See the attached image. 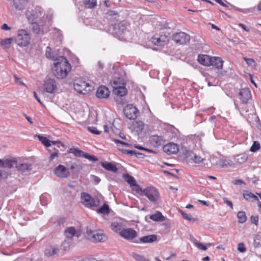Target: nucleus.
Here are the masks:
<instances>
[{
  "mask_svg": "<svg viewBox=\"0 0 261 261\" xmlns=\"http://www.w3.org/2000/svg\"><path fill=\"white\" fill-rule=\"evenodd\" d=\"M243 59L248 65H251L253 63H255L254 60L252 58H248L246 57H244Z\"/></svg>",
  "mask_w": 261,
  "mask_h": 261,
  "instance_id": "obj_56",
  "label": "nucleus"
},
{
  "mask_svg": "<svg viewBox=\"0 0 261 261\" xmlns=\"http://www.w3.org/2000/svg\"><path fill=\"white\" fill-rule=\"evenodd\" d=\"M260 148V143L257 141H254L252 145L250 147V150L251 152H255Z\"/></svg>",
  "mask_w": 261,
  "mask_h": 261,
  "instance_id": "obj_46",
  "label": "nucleus"
},
{
  "mask_svg": "<svg viewBox=\"0 0 261 261\" xmlns=\"http://www.w3.org/2000/svg\"><path fill=\"white\" fill-rule=\"evenodd\" d=\"M237 217L240 223H244L247 220L246 213L243 211H240L237 214Z\"/></svg>",
  "mask_w": 261,
  "mask_h": 261,
  "instance_id": "obj_41",
  "label": "nucleus"
},
{
  "mask_svg": "<svg viewBox=\"0 0 261 261\" xmlns=\"http://www.w3.org/2000/svg\"><path fill=\"white\" fill-rule=\"evenodd\" d=\"M185 155L187 157H191V160L196 164H200L204 161V159L199 155L194 154L190 150H186Z\"/></svg>",
  "mask_w": 261,
  "mask_h": 261,
  "instance_id": "obj_21",
  "label": "nucleus"
},
{
  "mask_svg": "<svg viewBox=\"0 0 261 261\" xmlns=\"http://www.w3.org/2000/svg\"><path fill=\"white\" fill-rule=\"evenodd\" d=\"M84 158L88 159L90 161L96 162L98 161V159L96 156L93 155H90L87 153H85Z\"/></svg>",
  "mask_w": 261,
  "mask_h": 261,
  "instance_id": "obj_51",
  "label": "nucleus"
},
{
  "mask_svg": "<svg viewBox=\"0 0 261 261\" xmlns=\"http://www.w3.org/2000/svg\"><path fill=\"white\" fill-rule=\"evenodd\" d=\"M132 257L136 261H150L148 258L135 252L133 253Z\"/></svg>",
  "mask_w": 261,
  "mask_h": 261,
  "instance_id": "obj_40",
  "label": "nucleus"
},
{
  "mask_svg": "<svg viewBox=\"0 0 261 261\" xmlns=\"http://www.w3.org/2000/svg\"><path fill=\"white\" fill-rule=\"evenodd\" d=\"M182 217L185 219L189 221H191L192 220L193 218L191 215L181 212V213Z\"/></svg>",
  "mask_w": 261,
  "mask_h": 261,
  "instance_id": "obj_53",
  "label": "nucleus"
},
{
  "mask_svg": "<svg viewBox=\"0 0 261 261\" xmlns=\"http://www.w3.org/2000/svg\"><path fill=\"white\" fill-rule=\"evenodd\" d=\"M108 17H112L114 19H116L119 17V14L115 10H110L107 13Z\"/></svg>",
  "mask_w": 261,
  "mask_h": 261,
  "instance_id": "obj_50",
  "label": "nucleus"
},
{
  "mask_svg": "<svg viewBox=\"0 0 261 261\" xmlns=\"http://www.w3.org/2000/svg\"><path fill=\"white\" fill-rule=\"evenodd\" d=\"M149 141L154 147L161 146L165 141V139L162 136L152 135L150 137Z\"/></svg>",
  "mask_w": 261,
  "mask_h": 261,
  "instance_id": "obj_18",
  "label": "nucleus"
},
{
  "mask_svg": "<svg viewBox=\"0 0 261 261\" xmlns=\"http://www.w3.org/2000/svg\"><path fill=\"white\" fill-rule=\"evenodd\" d=\"M143 194L152 202L157 201L160 197L158 190L153 187H149L143 189Z\"/></svg>",
  "mask_w": 261,
  "mask_h": 261,
  "instance_id": "obj_5",
  "label": "nucleus"
},
{
  "mask_svg": "<svg viewBox=\"0 0 261 261\" xmlns=\"http://www.w3.org/2000/svg\"><path fill=\"white\" fill-rule=\"evenodd\" d=\"M112 86L113 87V89H115L116 88H118L119 87H122V85H121L120 84L118 83L117 81L114 80L113 82L112 83Z\"/></svg>",
  "mask_w": 261,
  "mask_h": 261,
  "instance_id": "obj_59",
  "label": "nucleus"
},
{
  "mask_svg": "<svg viewBox=\"0 0 261 261\" xmlns=\"http://www.w3.org/2000/svg\"><path fill=\"white\" fill-rule=\"evenodd\" d=\"M126 22L121 21L115 23L110 29L111 33L121 40H127L131 38L132 34L127 30Z\"/></svg>",
  "mask_w": 261,
  "mask_h": 261,
  "instance_id": "obj_2",
  "label": "nucleus"
},
{
  "mask_svg": "<svg viewBox=\"0 0 261 261\" xmlns=\"http://www.w3.org/2000/svg\"><path fill=\"white\" fill-rule=\"evenodd\" d=\"M54 173L61 178H66L70 175L69 169L62 165H59L54 169Z\"/></svg>",
  "mask_w": 261,
  "mask_h": 261,
  "instance_id": "obj_10",
  "label": "nucleus"
},
{
  "mask_svg": "<svg viewBox=\"0 0 261 261\" xmlns=\"http://www.w3.org/2000/svg\"><path fill=\"white\" fill-rule=\"evenodd\" d=\"M109 89L105 86H101L97 89L96 95L99 98H107L110 95Z\"/></svg>",
  "mask_w": 261,
  "mask_h": 261,
  "instance_id": "obj_19",
  "label": "nucleus"
},
{
  "mask_svg": "<svg viewBox=\"0 0 261 261\" xmlns=\"http://www.w3.org/2000/svg\"><path fill=\"white\" fill-rule=\"evenodd\" d=\"M251 222L257 225L258 222V217L257 216H252L250 218Z\"/></svg>",
  "mask_w": 261,
  "mask_h": 261,
  "instance_id": "obj_55",
  "label": "nucleus"
},
{
  "mask_svg": "<svg viewBox=\"0 0 261 261\" xmlns=\"http://www.w3.org/2000/svg\"><path fill=\"white\" fill-rule=\"evenodd\" d=\"M223 200L224 203L226 204L227 205L229 206L231 209L233 208V204L231 201L229 200L227 198L224 197L223 198Z\"/></svg>",
  "mask_w": 261,
  "mask_h": 261,
  "instance_id": "obj_58",
  "label": "nucleus"
},
{
  "mask_svg": "<svg viewBox=\"0 0 261 261\" xmlns=\"http://www.w3.org/2000/svg\"><path fill=\"white\" fill-rule=\"evenodd\" d=\"M59 249L56 246H50L44 250V254L47 257L51 256L59 253Z\"/></svg>",
  "mask_w": 261,
  "mask_h": 261,
  "instance_id": "obj_26",
  "label": "nucleus"
},
{
  "mask_svg": "<svg viewBox=\"0 0 261 261\" xmlns=\"http://www.w3.org/2000/svg\"><path fill=\"white\" fill-rule=\"evenodd\" d=\"M157 240V236L155 234H150L143 236L139 239V241L144 244L151 243Z\"/></svg>",
  "mask_w": 261,
  "mask_h": 261,
  "instance_id": "obj_25",
  "label": "nucleus"
},
{
  "mask_svg": "<svg viewBox=\"0 0 261 261\" xmlns=\"http://www.w3.org/2000/svg\"><path fill=\"white\" fill-rule=\"evenodd\" d=\"M149 218L151 220L155 222H162L165 220V217L159 211H157L155 213L151 215Z\"/></svg>",
  "mask_w": 261,
  "mask_h": 261,
  "instance_id": "obj_29",
  "label": "nucleus"
},
{
  "mask_svg": "<svg viewBox=\"0 0 261 261\" xmlns=\"http://www.w3.org/2000/svg\"><path fill=\"white\" fill-rule=\"evenodd\" d=\"M234 159L237 163L242 164L247 160L248 155L245 153L237 154L234 156Z\"/></svg>",
  "mask_w": 261,
  "mask_h": 261,
  "instance_id": "obj_31",
  "label": "nucleus"
},
{
  "mask_svg": "<svg viewBox=\"0 0 261 261\" xmlns=\"http://www.w3.org/2000/svg\"><path fill=\"white\" fill-rule=\"evenodd\" d=\"M114 141L118 145L119 144H120V145H124L127 147H129L130 145L128 143L123 142V141L118 140V139H115V140H114Z\"/></svg>",
  "mask_w": 261,
  "mask_h": 261,
  "instance_id": "obj_54",
  "label": "nucleus"
},
{
  "mask_svg": "<svg viewBox=\"0 0 261 261\" xmlns=\"http://www.w3.org/2000/svg\"><path fill=\"white\" fill-rule=\"evenodd\" d=\"M239 98L243 103H248L249 100L251 98V92L249 88H243L240 90L239 93Z\"/></svg>",
  "mask_w": 261,
  "mask_h": 261,
  "instance_id": "obj_16",
  "label": "nucleus"
},
{
  "mask_svg": "<svg viewBox=\"0 0 261 261\" xmlns=\"http://www.w3.org/2000/svg\"><path fill=\"white\" fill-rule=\"evenodd\" d=\"M13 6L16 10L21 11L25 9L28 3V0H13Z\"/></svg>",
  "mask_w": 261,
  "mask_h": 261,
  "instance_id": "obj_23",
  "label": "nucleus"
},
{
  "mask_svg": "<svg viewBox=\"0 0 261 261\" xmlns=\"http://www.w3.org/2000/svg\"><path fill=\"white\" fill-rule=\"evenodd\" d=\"M1 29L5 31H9L11 30V28L9 27L6 23H4L1 27Z\"/></svg>",
  "mask_w": 261,
  "mask_h": 261,
  "instance_id": "obj_64",
  "label": "nucleus"
},
{
  "mask_svg": "<svg viewBox=\"0 0 261 261\" xmlns=\"http://www.w3.org/2000/svg\"><path fill=\"white\" fill-rule=\"evenodd\" d=\"M211 66H214L217 69H222L223 67V61L221 58L217 57H212Z\"/></svg>",
  "mask_w": 261,
  "mask_h": 261,
  "instance_id": "obj_27",
  "label": "nucleus"
},
{
  "mask_svg": "<svg viewBox=\"0 0 261 261\" xmlns=\"http://www.w3.org/2000/svg\"><path fill=\"white\" fill-rule=\"evenodd\" d=\"M217 164L221 168H227L231 166V162L226 159H221L218 161Z\"/></svg>",
  "mask_w": 261,
  "mask_h": 261,
  "instance_id": "obj_39",
  "label": "nucleus"
},
{
  "mask_svg": "<svg viewBox=\"0 0 261 261\" xmlns=\"http://www.w3.org/2000/svg\"><path fill=\"white\" fill-rule=\"evenodd\" d=\"M120 236L127 241H132L137 237L138 232L132 228H124L121 231Z\"/></svg>",
  "mask_w": 261,
  "mask_h": 261,
  "instance_id": "obj_11",
  "label": "nucleus"
},
{
  "mask_svg": "<svg viewBox=\"0 0 261 261\" xmlns=\"http://www.w3.org/2000/svg\"><path fill=\"white\" fill-rule=\"evenodd\" d=\"M123 113L125 117L130 120H134L137 118L139 111L133 105H127L123 109Z\"/></svg>",
  "mask_w": 261,
  "mask_h": 261,
  "instance_id": "obj_9",
  "label": "nucleus"
},
{
  "mask_svg": "<svg viewBox=\"0 0 261 261\" xmlns=\"http://www.w3.org/2000/svg\"><path fill=\"white\" fill-rule=\"evenodd\" d=\"M73 86L76 91L83 94H88L93 90V86L91 84L83 80H77Z\"/></svg>",
  "mask_w": 261,
  "mask_h": 261,
  "instance_id": "obj_3",
  "label": "nucleus"
},
{
  "mask_svg": "<svg viewBox=\"0 0 261 261\" xmlns=\"http://www.w3.org/2000/svg\"><path fill=\"white\" fill-rule=\"evenodd\" d=\"M238 250L240 252H244L246 251V248L244 247V245L243 243H240L238 245Z\"/></svg>",
  "mask_w": 261,
  "mask_h": 261,
  "instance_id": "obj_60",
  "label": "nucleus"
},
{
  "mask_svg": "<svg viewBox=\"0 0 261 261\" xmlns=\"http://www.w3.org/2000/svg\"><path fill=\"white\" fill-rule=\"evenodd\" d=\"M13 41V38H8L3 40L0 37V46L5 49L9 48L10 44Z\"/></svg>",
  "mask_w": 261,
  "mask_h": 261,
  "instance_id": "obj_30",
  "label": "nucleus"
},
{
  "mask_svg": "<svg viewBox=\"0 0 261 261\" xmlns=\"http://www.w3.org/2000/svg\"><path fill=\"white\" fill-rule=\"evenodd\" d=\"M16 168L19 171L24 173L30 171L32 169V165L28 163H18L17 162Z\"/></svg>",
  "mask_w": 261,
  "mask_h": 261,
  "instance_id": "obj_22",
  "label": "nucleus"
},
{
  "mask_svg": "<svg viewBox=\"0 0 261 261\" xmlns=\"http://www.w3.org/2000/svg\"><path fill=\"white\" fill-rule=\"evenodd\" d=\"M123 177L125 180L130 185V187H133L136 184L134 177L128 174H124Z\"/></svg>",
  "mask_w": 261,
  "mask_h": 261,
  "instance_id": "obj_36",
  "label": "nucleus"
},
{
  "mask_svg": "<svg viewBox=\"0 0 261 261\" xmlns=\"http://www.w3.org/2000/svg\"><path fill=\"white\" fill-rule=\"evenodd\" d=\"M32 23V30L35 34H39L41 32V29L38 24L36 23V21L34 22H31Z\"/></svg>",
  "mask_w": 261,
  "mask_h": 261,
  "instance_id": "obj_49",
  "label": "nucleus"
},
{
  "mask_svg": "<svg viewBox=\"0 0 261 261\" xmlns=\"http://www.w3.org/2000/svg\"><path fill=\"white\" fill-rule=\"evenodd\" d=\"M81 202L87 207H91L97 206L98 205V201L90 195L85 192H82L81 196Z\"/></svg>",
  "mask_w": 261,
  "mask_h": 261,
  "instance_id": "obj_6",
  "label": "nucleus"
},
{
  "mask_svg": "<svg viewBox=\"0 0 261 261\" xmlns=\"http://www.w3.org/2000/svg\"><path fill=\"white\" fill-rule=\"evenodd\" d=\"M17 161L15 159H3L0 160V168L11 169L16 167Z\"/></svg>",
  "mask_w": 261,
  "mask_h": 261,
  "instance_id": "obj_17",
  "label": "nucleus"
},
{
  "mask_svg": "<svg viewBox=\"0 0 261 261\" xmlns=\"http://www.w3.org/2000/svg\"><path fill=\"white\" fill-rule=\"evenodd\" d=\"M88 239L93 242H103L105 236L101 232L95 230L87 231Z\"/></svg>",
  "mask_w": 261,
  "mask_h": 261,
  "instance_id": "obj_12",
  "label": "nucleus"
},
{
  "mask_svg": "<svg viewBox=\"0 0 261 261\" xmlns=\"http://www.w3.org/2000/svg\"><path fill=\"white\" fill-rule=\"evenodd\" d=\"M72 244V240L69 239H66L64 240V242L62 243V247H63V249L65 250H68L71 246V245Z\"/></svg>",
  "mask_w": 261,
  "mask_h": 261,
  "instance_id": "obj_44",
  "label": "nucleus"
},
{
  "mask_svg": "<svg viewBox=\"0 0 261 261\" xmlns=\"http://www.w3.org/2000/svg\"><path fill=\"white\" fill-rule=\"evenodd\" d=\"M69 152L73 154L76 157H84V153L82 150L77 148H71L69 149Z\"/></svg>",
  "mask_w": 261,
  "mask_h": 261,
  "instance_id": "obj_37",
  "label": "nucleus"
},
{
  "mask_svg": "<svg viewBox=\"0 0 261 261\" xmlns=\"http://www.w3.org/2000/svg\"><path fill=\"white\" fill-rule=\"evenodd\" d=\"M83 4L88 9H94L97 5V0H84Z\"/></svg>",
  "mask_w": 261,
  "mask_h": 261,
  "instance_id": "obj_33",
  "label": "nucleus"
},
{
  "mask_svg": "<svg viewBox=\"0 0 261 261\" xmlns=\"http://www.w3.org/2000/svg\"><path fill=\"white\" fill-rule=\"evenodd\" d=\"M243 197L247 200H249L251 198L253 199L254 200H258V198L256 195L248 191L243 194Z\"/></svg>",
  "mask_w": 261,
  "mask_h": 261,
  "instance_id": "obj_43",
  "label": "nucleus"
},
{
  "mask_svg": "<svg viewBox=\"0 0 261 261\" xmlns=\"http://www.w3.org/2000/svg\"><path fill=\"white\" fill-rule=\"evenodd\" d=\"M91 179L95 181L96 184H98L100 181V179L98 177L95 175H92L91 176Z\"/></svg>",
  "mask_w": 261,
  "mask_h": 261,
  "instance_id": "obj_63",
  "label": "nucleus"
},
{
  "mask_svg": "<svg viewBox=\"0 0 261 261\" xmlns=\"http://www.w3.org/2000/svg\"><path fill=\"white\" fill-rule=\"evenodd\" d=\"M46 56L47 58L54 61L56 58L51 52V48L49 47H47L46 49Z\"/></svg>",
  "mask_w": 261,
  "mask_h": 261,
  "instance_id": "obj_48",
  "label": "nucleus"
},
{
  "mask_svg": "<svg viewBox=\"0 0 261 261\" xmlns=\"http://www.w3.org/2000/svg\"><path fill=\"white\" fill-rule=\"evenodd\" d=\"M97 213L103 215H108L110 213L109 206L107 204H104L101 207L97 210Z\"/></svg>",
  "mask_w": 261,
  "mask_h": 261,
  "instance_id": "obj_38",
  "label": "nucleus"
},
{
  "mask_svg": "<svg viewBox=\"0 0 261 261\" xmlns=\"http://www.w3.org/2000/svg\"><path fill=\"white\" fill-rule=\"evenodd\" d=\"M198 62L205 66H210L212 65V57L206 55H201L198 57Z\"/></svg>",
  "mask_w": 261,
  "mask_h": 261,
  "instance_id": "obj_20",
  "label": "nucleus"
},
{
  "mask_svg": "<svg viewBox=\"0 0 261 261\" xmlns=\"http://www.w3.org/2000/svg\"><path fill=\"white\" fill-rule=\"evenodd\" d=\"M30 36L25 30H20L18 31L15 42L20 46H27L30 43Z\"/></svg>",
  "mask_w": 261,
  "mask_h": 261,
  "instance_id": "obj_4",
  "label": "nucleus"
},
{
  "mask_svg": "<svg viewBox=\"0 0 261 261\" xmlns=\"http://www.w3.org/2000/svg\"><path fill=\"white\" fill-rule=\"evenodd\" d=\"M134 187V188L133 189L135 191L137 192L138 193H141V194H143V190L142 188L137 184H135V185L133 186Z\"/></svg>",
  "mask_w": 261,
  "mask_h": 261,
  "instance_id": "obj_57",
  "label": "nucleus"
},
{
  "mask_svg": "<svg viewBox=\"0 0 261 261\" xmlns=\"http://www.w3.org/2000/svg\"><path fill=\"white\" fill-rule=\"evenodd\" d=\"M58 156V152H55L51 153L49 156V161H52L55 158Z\"/></svg>",
  "mask_w": 261,
  "mask_h": 261,
  "instance_id": "obj_62",
  "label": "nucleus"
},
{
  "mask_svg": "<svg viewBox=\"0 0 261 261\" xmlns=\"http://www.w3.org/2000/svg\"><path fill=\"white\" fill-rule=\"evenodd\" d=\"M113 92L118 96L122 97L127 94V91L123 84L122 87L113 89Z\"/></svg>",
  "mask_w": 261,
  "mask_h": 261,
  "instance_id": "obj_28",
  "label": "nucleus"
},
{
  "mask_svg": "<svg viewBox=\"0 0 261 261\" xmlns=\"http://www.w3.org/2000/svg\"><path fill=\"white\" fill-rule=\"evenodd\" d=\"M101 165L107 171H111L113 173H116L118 171V168L116 165L112 163L104 162L101 163Z\"/></svg>",
  "mask_w": 261,
  "mask_h": 261,
  "instance_id": "obj_24",
  "label": "nucleus"
},
{
  "mask_svg": "<svg viewBox=\"0 0 261 261\" xmlns=\"http://www.w3.org/2000/svg\"><path fill=\"white\" fill-rule=\"evenodd\" d=\"M87 129L89 132L93 134L99 135L100 134V132L98 130L97 128L95 127H88Z\"/></svg>",
  "mask_w": 261,
  "mask_h": 261,
  "instance_id": "obj_52",
  "label": "nucleus"
},
{
  "mask_svg": "<svg viewBox=\"0 0 261 261\" xmlns=\"http://www.w3.org/2000/svg\"><path fill=\"white\" fill-rule=\"evenodd\" d=\"M42 9L40 7H36L35 10H28L25 12V15L30 22H34L42 15Z\"/></svg>",
  "mask_w": 261,
  "mask_h": 261,
  "instance_id": "obj_7",
  "label": "nucleus"
},
{
  "mask_svg": "<svg viewBox=\"0 0 261 261\" xmlns=\"http://www.w3.org/2000/svg\"><path fill=\"white\" fill-rule=\"evenodd\" d=\"M144 127V124L141 121H137L134 124V129L138 134H141Z\"/></svg>",
  "mask_w": 261,
  "mask_h": 261,
  "instance_id": "obj_34",
  "label": "nucleus"
},
{
  "mask_svg": "<svg viewBox=\"0 0 261 261\" xmlns=\"http://www.w3.org/2000/svg\"><path fill=\"white\" fill-rule=\"evenodd\" d=\"M76 232L75 229L74 227H70L66 228L64 231L65 236L67 239L72 240V237L75 235Z\"/></svg>",
  "mask_w": 261,
  "mask_h": 261,
  "instance_id": "obj_32",
  "label": "nucleus"
},
{
  "mask_svg": "<svg viewBox=\"0 0 261 261\" xmlns=\"http://www.w3.org/2000/svg\"><path fill=\"white\" fill-rule=\"evenodd\" d=\"M51 145H57V147L59 148L60 147V146H64V144L61 142L60 141H51Z\"/></svg>",
  "mask_w": 261,
  "mask_h": 261,
  "instance_id": "obj_61",
  "label": "nucleus"
},
{
  "mask_svg": "<svg viewBox=\"0 0 261 261\" xmlns=\"http://www.w3.org/2000/svg\"><path fill=\"white\" fill-rule=\"evenodd\" d=\"M82 169L81 166L80 165L77 164L75 163H72L69 167L70 170L73 171V172H78Z\"/></svg>",
  "mask_w": 261,
  "mask_h": 261,
  "instance_id": "obj_47",
  "label": "nucleus"
},
{
  "mask_svg": "<svg viewBox=\"0 0 261 261\" xmlns=\"http://www.w3.org/2000/svg\"><path fill=\"white\" fill-rule=\"evenodd\" d=\"M167 41V36L163 33L156 34L151 38V42L155 45L163 46Z\"/></svg>",
  "mask_w": 261,
  "mask_h": 261,
  "instance_id": "obj_13",
  "label": "nucleus"
},
{
  "mask_svg": "<svg viewBox=\"0 0 261 261\" xmlns=\"http://www.w3.org/2000/svg\"><path fill=\"white\" fill-rule=\"evenodd\" d=\"M37 137L41 143L46 147L51 146V141L48 140L46 137H43L40 135H38Z\"/></svg>",
  "mask_w": 261,
  "mask_h": 261,
  "instance_id": "obj_42",
  "label": "nucleus"
},
{
  "mask_svg": "<svg viewBox=\"0 0 261 261\" xmlns=\"http://www.w3.org/2000/svg\"><path fill=\"white\" fill-rule=\"evenodd\" d=\"M172 39L177 44L184 45L190 42V37L187 33L180 32L173 34Z\"/></svg>",
  "mask_w": 261,
  "mask_h": 261,
  "instance_id": "obj_8",
  "label": "nucleus"
},
{
  "mask_svg": "<svg viewBox=\"0 0 261 261\" xmlns=\"http://www.w3.org/2000/svg\"><path fill=\"white\" fill-rule=\"evenodd\" d=\"M192 241L194 243V244L197 246L199 249H201L202 250H206L207 249L206 246H205L201 244L200 242H198L197 240L194 239V238L192 239Z\"/></svg>",
  "mask_w": 261,
  "mask_h": 261,
  "instance_id": "obj_45",
  "label": "nucleus"
},
{
  "mask_svg": "<svg viewBox=\"0 0 261 261\" xmlns=\"http://www.w3.org/2000/svg\"><path fill=\"white\" fill-rule=\"evenodd\" d=\"M111 228L113 231L118 233L119 234L121 231L122 230L121 224L116 222L111 224Z\"/></svg>",
  "mask_w": 261,
  "mask_h": 261,
  "instance_id": "obj_35",
  "label": "nucleus"
},
{
  "mask_svg": "<svg viewBox=\"0 0 261 261\" xmlns=\"http://www.w3.org/2000/svg\"><path fill=\"white\" fill-rule=\"evenodd\" d=\"M163 149L168 154H175L179 151V146L176 143L170 142L165 145Z\"/></svg>",
  "mask_w": 261,
  "mask_h": 261,
  "instance_id": "obj_15",
  "label": "nucleus"
},
{
  "mask_svg": "<svg viewBox=\"0 0 261 261\" xmlns=\"http://www.w3.org/2000/svg\"><path fill=\"white\" fill-rule=\"evenodd\" d=\"M45 92L49 93H55L57 90V85L55 80L49 79L46 80L44 84Z\"/></svg>",
  "mask_w": 261,
  "mask_h": 261,
  "instance_id": "obj_14",
  "label": "nucleus"
},
{
  "mask_svg": "<svg viewBox=\"0 0 261 261\" xmlns=\"http://www.w3.org/2000/svg\"><path fill=\"white\" fill-rule=\"evenodd\" d=\"M71 70V66L65 57L59 56L54 60L52 70L54 75L57 79L66 78Z\"/></svg>",
  "mask_w": 261,
  "mask_h": 261,
  "instance_id": "obj_1",
  "label": "nucleus"
}]
</instances>
